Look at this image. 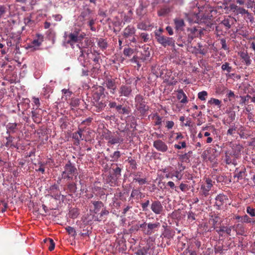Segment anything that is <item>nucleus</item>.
<instances>
[{
	"mask_svg": "<svg viewBox=\"0 0 255 255\" xmlns=\"http://www.w3.org/2000/svg\"><path fill=\"white\" fill-rule=\"evenodd\" d=\"M205 1L200 0V2L195 0L192 1V22L202 25L203 23L206 24V27L204 28L197 26H194L192 29V38L193 37H201L204 34V31L205 29L213 28V20L209 15H205L203 13L204 9Z\"/></svg>",
	"mask_w": 255,
	"mask_h": 255,
	"instance_id": "obj_1",
	"label": "nucleus"
},
{
	"mask_svg": "<svg viewBox=\"0 0 255 255\" xmlns=\"http://www.w3.org/2000/svg\"><path fill=\"white\" fill-rule=\"evenodd\" d=\"M78 175L77 170L75 166L69 161L64 167V171L61 175L64 179L72 180L73 177H77Z\"/></svg>",
	"mask_w": 255,
	"mask_h": 255,
	"instance_id": "obj_2",
	"label": "nucleus"
},
{
	"mask_svg": "<svg viewBox=\"0 0 255 255\" xmlns=\"http://www.w3.org/2000/svg\"><path fill=\"white\" fill-rule=\"evenodd\" d=\"M160 227V224L159 222L154 223H149L146 224L145 222L139 225L138 228L141 229L143 234L150 236L154 232L157 231Z\"/></svg>",
	"mask_w": 255,
	"mask_h": 255,
	"instance_id": "obj_3",
	"label": "nucleus"
},
{
	"mask_svg": "<svg viewBox=\"0 0 255 255\" xmlns=\"http://www.w3.org/2000/svg\"><path fill=\"white\" fill-rule=\"evenodd\" d=\"M79 60L85 67H88L89 65L91 64V62L93 61L96 63L94 68H98L99 64L98 65L97 64L99 61V59L96 57L92 53L82 52L79 57Z\"/></svg>",
	"mask_w": 255,
	"mask_h": 255,
	"instance_id": "obj_4",
	"label": "nucleus"
},
{
	"mask_svg": "<svg viewBox=\"0 0 255 255\" xmlns=\"http://www.w3.org/2000/svg\"><path fill=\"white\" fill-rule=\"evenodd\" d=\"M135 105L136 109L141 115H144L148 110V107L145 104L143 97L140 95H137L135 97Z\"/></svg>",
	"mask_w": 255,
	"mask_h": 255,
	"instance_id": "obj_5",
	"label": "nucleus"
},
{
	"mask_svg": "<svg viewBox=\"0 0 255 255\" xmlns=\"http://www.w3.org/2000/svg\"><path fill=\"white\" fill-rule=\"evenodd\" d=\"M155 37L158 42L165 47L167 46H173L174 45L175 41L172 37H166L157 33H155Z\"/></svg>",
	"mask_w": 255,
	"mask_h": 255,
	"instance_id": "obj_6",
	"label": "nucleus"
},
{
	"mask_svg": "<svg viewBox=\"0 0 255 255\" xmlns=\"http://www.w3.org/2000/svg\"><path fill=\"white\" fill-rule=\"evenodd\" d=\"M236 21V19L234 17L231 16H228L225 17L220 23L222 25H224L225 27L226 30H228L232 27L233 25L235 24Z\"/></svg>",
	"mask_w": 255,
	"mask_h": 255,
	"instance_id": "obj_7",
	"label": "nucleus"
},
{
	"mask_svg": "<svg viewBox=\"0 0 255 255\" xmlns=\"http://www.w3.org/2000/svg\"><path fill=\"white\" fill-rule=\"evenodd\" d=\"M49 195L56 200H60L61 197V192L59 191V187L57 185H53L50 186L48 191Z\"/></svg>",
	"mask_w": 255,
	"mask_h": 255,
	"instance_id": "obj_8",
	"label": "nucleus"
},
{
	"mask_svg": "<svg viewBox=\"0 0 255 255\" xmlns=\"http://www.w3.org/2000/svg\"><path fill=\"white\" fill-rule=\"evenodd\" d=\"M153 147L158 151L165 152L168 150L167 144L160 139H157L153 142Z\"/></svg>",
	"mask_w": 255,
	"mask_h": 255,
	"instance_id": "obj_9",
	"label": "nucleus"
},
{
	"mask_svg": "<svg viewBox=\"0 0 255 255\" xmlns=\"http://www.w3.org/2000/svg\"><path fill=\"white\" fill-rule=\"evenodd\" d=\"M151 209L156 214H160L163 211V207L159 201L152 202L151 205Z\"/></svg>",
	"mask_w": 255,
	"mask_h": 255,
	"instance_id": "obj_10",
	"label": "nucleus"
},
{
	"mask_svg": "<svg viewBox=\"0 0 255 255\" xmlns=\"http://www.w3.org/2000/svg\"><path fill=\"white\" fill-rule=\"evenodd\" d=\"M212 186L213 184L212 180L209 178H207L205 183L201 186V189L205 196L209 194L208 192L211 190Z\"/></svg>",
	"mask_w": 255,
	"mask_h": 255,
	"instance_id": "obj_11",
	"label": "nucleus"
},
{
	"mask_svg": "<svg viewBox=\"0 0 255 255\" xmlns=\"http://www.w3.org/2000/svg\"><path fill=\"white\" fill-rule=\"evenodd\" d=\"M104 88L102 87H99L97 91L94 92L93 95V102H98L104 96Z\"/></svg>",
	"mask_w": 255,
	"mask_h": 255,
	"instance_id": "obj_12",
	"label": "nucleus"
},
{
	"mask_svg": "<svg viewBox=\"0 0 255 255\" xmlns=\"http://www.w3.org/2000/svg\"><path fill=\"white\" fill-rule=\"evenodd\" d=\"M132 89L131 87L127 85L121 86L119 91L121 96H124L128 97L130 95Z\"/></svg>",
	"mask_w": 255,
	"mask_h": 255,
	"instance_id": "obj_13",
	"label": "nucleus"
},
{
	"mask_svg": "<svg viewBox=\"0 0 255 255\" xmlns=\"http://www.w3.org/2000/svg\"><path fill=\"white\" fill-rule=\"evenodd\" d=\"M135 33V29L133 26L128 25L124 29L123 33V36L126 38H128L133 36Z\"/></svg>",
	"mask_w": 255,
	"mask_h": 255,
	"instance_id": "obj_14",
	"label": "nucleus"
},
{
	"mask_svg": "<svg viewBox=\"0 0 255 255\" xmlns=\"http://www.w3.org/2000/svg\"><path fill=\"white\" fill-rule=\"evenodd\" d=\"M237 4L240 5H245L248 8L253 7V5L255 2V0H236Z\"/></svg>",
	"mask_w": 255,
	"mask_h": 255,
	"instance_id": "obj_15",
	"label": "nucleus"
},
{
	"mask_svg": "<svg viewBox=\"0 0 255 255\" xmlns=\"http://www.w3.org/2000/svg\"><path fill=\"white\" fill-rule=\"evenodd\" d=\"M242 146L240 144L233 146L232 148V151L231 153L232 154L233 156H234L235 158H237L239 157L240 155L241 154V151L242 150Z\"/></svg>",
	"mask_w": 255,
	"mask_h": 255,
	"instance_id": "obj_16",
	"label": "nucleus"
},
{
	"mask_svg": "<svg viewBox=\"0 0 255 255\" xmlns=\"http://www.w3.org/2000/svg\"><path fill=\"white\" fill-rule=\"evenodd\" d=\"M144 197V195L138 189H133L130 194V197L135 199L137 202Z\"/></svg>",
	"mask_w": 255,
	"mask_h": 255,
	"instance_id": "obj_17",
	"label": "nucleus"
},
{
	"mask_svg": "<svg viewBox=\"0 0 255 255\" xmlns=\"http://www.w3.org/2000/svg\"><path fill=\"white\" fill-rule=\"evenodd\" d=\"M105 84L106 87L108 89L111 90V93L114 94L116 89V85L115 80L111 79H108L106 81Z\"/></svg>",
	"mask_w": 255,
	"mask_h": 255,
	"instance_id": "obj_18",
	"label": "nucleus"
},
{
	"mask_svg": "<svg viewBox=\"0 0 255 255\" xmlns=\"http://www.w3.org/2000/svg\"><path fill=\"white\" fill-rule=\"evenodd\" d=\"M137 27L138 29L141 30H148L152 27V25L148 20H145L139 23Z\"/></svg>",
	"mask_w": 255,
	"mask_h": 255,
	"instance_id": "obj_19",
	"label": "nucleus"
},
{
	"mask_svg": "<svg viewBox=\"0 0 255 255\" xmlns=\"http://www.w3.org/2000/svg\"><path fill=\"white\" fill-rule=\"evenodd\" d=\"M226 200H228L226 196L224 194H219L216 198V205L218 207H221L224 203V201Z\"/></svg>",
	"mask_w": 255,
	"mask_h": 255,
	"instance_id": "obj_20",
	"label": "nucleus"
},
{
	"mask_svg": "<svg viewBox=\"0 0 255 255\" xmlns=\"http://www.w3.org/2000/svg\"><path fill=\"white\" fill-rule=\"evenodd\" d=\"M81 37V36H80ZM69 40V42H77L80 39H79L80 36H79V33L77 31H74L73 33H70L68 36ZM83 38V36H81V38Z\"/></svg>",
	"mask_w": 255,
	"mask_h": 255,
	"instance_id": "obj_21",
	"label": "nucleus"
},
{
	"mask_svg": "<svg viewBox=\"0 0 255 255\" xmlns=\"http://www.w3.org/2000/svg\"><path fill=\"white\" fill-rule=\"evenodd\" d=\"M97 45L102 51L106 50L108 45L107 40L102 38L97 39Z\"/></svg>",
	"mask_w": 255,
	"mask_h": 255,
	"instance_id": "obj_22",
	"label": "nucleus"
},
{
	"mask_svg": "<svg viewBox=\"0 0 255 255\" xmlns=\"http://www.w3.org/2000/svg\"><path fill=\"white\" fill-rule=\"evenodd\" d=\"M39 111L36 109L35 111H32V118L34 123L38 124L41 122V116L39 114Z\"/></svg>",
	"mask_w": 255,
	"mask_h": 255,
	"instance_id": "obj_23",
	"label": "nucleus"
},
{
	"mask_svg": "<svg viewBox=\"0 0 255 255\" xmlns=\"http://www.w3.org/2000/svg\"><path fill=\"white\" fill-rule=\"evenodd\" d=\"M240 57L244 61L247 66H249L251 65L252 60L247 52H242L240 53Z\"/></svg>",
	"mask_w": 255,
	"mask_h": 255,
	"instance_id": "obj_24",
	"label": "nucleus"
},
{
	"mask_svg": "<svg viewBox=\"0 0 255 255\" xmlns=\"http://www.w3.org/2000/svg\"><path fill=\"white\" fill-rule=\"evenodd\" d=\"M92 204L94 206V212L97 214L104 207V204L101 201H93Z\"/></svg>",
	"mask_w": 255,
	"mask_h": 255,
	"instance_id": "obj_25",
	"label": "nucleus"
},
{
	"mask_svg": "<svg viewBox=\"0 0 255 255\" xmlns=\"http://www.w3.org/2000/svg\"><path fill=\"white\" fill-rule=\"evenodd\" d=\"M192 53H195L196 54H200L202 55H205L207 53V50L200 44H199L198 47H195Z\"/></svg>",
	"mask_w": 255,
	"mask_h": 255,
	"instance_id": "obj_26",
	"label": "nucleus"
},
{
	"mask_svg": "<svg viewBox=\"0 0 255 255\" xmlns=\"http://www.w3.org/2000/svg\"><path fill=\"white\" fill-rule=\"evenodd\" d=\"M175 28L177 29H181L184 26V20L182 18H176L174 19Z\"/></svg>",
	"mask_w": 255,
	"mask_h": 255,
	"instance_id": "obj_27",
	"label": "nucleus"
},
{
	"mask_svg": "<svg viewBox=\"0 0 255 255\" xmlns=\"http://www.w3.org/2000/svg\"><path fill=\"white\" fill-rule=\"evenodd\" d=\"M79 214V210L78 209L74 208L71 209L69 212V216L71 218L76 219Z\"/></svg>",
	"mask_w": 255,
	"mask_h": 255,
	"instance_id": "obj_28",
	"label": "nucleus"
},
{
	"mask_svg": "<svg viewBox=\"0 0 255 255\" xmlns=\"http://www.w3.org/2000/svg\"><path fill=\"white\" fill-rule=\"evenodd\" d=\"M231 156H233L231 153H229L227 152L225 153V161L227 164H235L236 162V158L232 159Z\"/></svg>",
	"mask_w": 255,
	"mask_h": 255,
	"instance_id": "obj_29",
	"label": "nucleus"
},
{
	"mask_svg": "<svg viewBox=\"0 0 255 255\" xmlns=\"http://www.w3.org/2000/svg\"><path fill=\"white\" fill-rule=\"evenodd\" d=\"M208 105H214L217 106L219 108H220L221 106V101L217 99L212 98L208 101Z\"/></svg>",
	"mask_w": 255,
	"mask_h": 255,
	"instance_id": "obj_30",
	"label": "nucleus"
},
{
	"mask_svg": "<svg viewBox=\"0 0 255 255\" xmlns=\"http://www.w3.org/2000/svg\"><path fill=\"white\" fill-rule=\"evenodd\" d=\"M177 98L182 103H185L187 102V97L182 91L178 92Z\"/></svg>",
	"mask_w": 255,
	"mask_h": 255,
	"instance_id": "obj_31",
	"label": "nucleus"
},
{
	"mask_svg": "<svg viewBox=\"0 0 255 255\" xmlns=\"http://www.w3.org/2000/svg\"><path fill=\"white\" fill-rule=\"evenodd\" d=\"M170 11V9L167 7H164L160 9L158 11V15L159 16H165Z\"/></svg>",
	"mask_w": 255,
	"mask_h": 255,
	"instance_id": "obj_32",
	"label": "nucleus"
},
{
	"mask_svg": "<svg viewBox=\"0 0 255 255\" xmlns=\"http://www.w3.org/2000/svg\"><path fill=\"white\" fill-rule=\"evenodd\" d=\"M67 188L69 190V195L75 193L76 191V185L74 183H69L67 185Z\"/></svg>",
	"mask_w": 255,
	"mask_h": 255,
	"instance_id": "obj_33",
	"label": "nucleus"
},
{
	"mask_svg": "<svg viewBox=\"0 0 255 255\" xmlns=\"http://www.w3.org/2000/svg\"><path fill=\"white\" fill-rule=\"evenodd\" d=\"M95 104V106L98 108L99 111H101L106 106L105 102L102 100L98 102H93Z\"/></svg>",
	"mask_w": 255,
	"mask_h": 255,
	"instance_id": "obj_34",
	"label": "nucleus"
},
{
	"mask_svg": "<svg viewBox=\"0 0 255 255\" xmlns=\"http://www.w3.org/2000/svg\"><path fill=\"white\" fill-rule=\"evenodd\" d=\"M45 242L49 245L48 249L50 251H52L54 249L55 243L51 239L48 238L45 240Z\"/></svg>",
	"mask_w": 255,
	"mask_h": 255,
	"instance_id": "obj_35",
	"label": "nucleus"
},
{
	"mask_svg": "<svg viewBox=\"0 0 255 255\" xmlns=\"http://www.w3.org/2000/svg\"><path fill=\"white\" fill-rule=\"evenodd\" d=\"M237 235H243L245 233V230L243 226L240 224H238L235 227Z\"/></svg>",
	"mask_w": 255,
	"mask_h": 255,
	"instance_id": "obj_36",
	"label": "nucleus"
},
{
	"mask_svg": "<svg viewBox=\"0 0 255 255\" xmlns=\"http://www.w3.org/2000/svg\"><path fill=\"white\" fill-rule=\"evenodd\" d=\"M230 63L228 62H225L221 66V69L222 71H227L228 73H230L232 71V67L230 65Z\"/></svg>",
	"mask_w": 255,
	"mask_h": 255,
	"instance_id": "obj_37",
	"label": "nucleus"
},
{
	"mask_svg": "<svg viewBox=\"0 0 255 255\" xmlns=\"http://www.w3.org/2000/svg\"><path fill=\"white\" fill-rule=\"evenodd\" d=\"M121 156V152L120 151H116L114 153L110 155V157L111 158V161H117L119 158Z\"/></svg>",
	"mask_w": 255,
	"mask_h": 255,
	"instance_id": "obj_38",
	"label": "nucleus"
},
{
	"mask_svg": "<svg viewBox=\"0 0 255 255\" xmlns=\"http://www.w3.org/2000/svg\"><path fill=\"white\" fill-rule=\"evenodd\" d=\"M63 96L62 99H64L65 100H67L68 99H69L72 94V93L69 91L67 89H63L62 90Z\"/></svg>",
	"mask_w": 255,
	"mask_h": 255,
	"instance_id": "obj_39",
	"label": "nucleus"
},
{
	"mask_svg": "<svg viewBox=\"0 0 255 255\" xmlns=\"http://www.w3.org/2000/svg\"><path fill=\"white\" fill-rule=\"evenodd\" d=\"M65 229L69 235H70L74 237L76 236V232L74 228L70 226H68Z\"/></svg>",
	"mask_w": 255,
	"mask_h": 255,
	"instance_id": "obj_40",
	"label": "nucleus"
},
{
	"mask_svg": "<svg viewBox=\"0 0 255 255\" xmlns=\"http://www.w3.org/2000/svg\"><path fill=\"white\" fill-rule=\"evenodd\" d=\"M122 140L120 138V137L118 136H112L109 143H111V144H114L116 143H118L120 142Z\"/></svg>",
	"mask_w": 255,
	"mask_h": 255,
	"instance_id": "obj_41",
	"label": "nucleus"
},
{
	"mask_svg": "<svg viewBox=\"0 0 255 255\" xmlns=\"http://www.w3.org/2000/svg\"><path fill=\"white\" fill-rule=\"evenodd\" d=\"M82 132L83 131L81 129H79L77 132H75L73 134V137L78 140H79L80 139H83V136H82Z\"/></svg>",
	"mask_w": 255,
	"mask_h": 255,
	"instance_id": "obj_42",
	"label": "nucleus"
},
{
	"mask_svg": "<svg viewBox=\"0 0 255 255\" xmlns=\"http://www.w3.org/2000/svg\"><path fill=\"white\" fill-rule=\"evenodd\" d=\"M207 95V92L205 91H203L198 94V97L200 100L204 101L206 100Z\"/></svg>",
	"mask_w": 255,
	"mask_h": 255,
	"instance_id": "obj_43",
	"label": "nucleus"
},
{
	"mask_svg": "<svg viewBox=\"0 0 255 255\" xmlns=\"http://www.w3.org/2000/svg\"><path fill=\"white\" fill-rule=\"evenodd\" d=\"M17 127V124H8L6 127H7V131H9V132H14V130Z\"/></svg>",
	"mask_w": 255,
	"mask_h": 255,
	"instance_id": "obj_44",
	"label": "nucleus"
},
{
	"mask_svg": "<svg viewBox=\"0 0 255 255\" xmlns=\"http://www.w3.org/2000/svg\"><path fill=\"white\" fill-rule=\"evenodd\" d=\"M164 237L168 239L172 238L174 235V234L169 230H165L164 233L163 234Z\"/></svg>",
	"mask_w": 255,
	"mask_h": 255,
	"instance_id": "obj_45",
	"label": "nucleus"
},
{
	"mask_svg": "<svg viewBox=\"0 0 255 255\" xmlns=\"http://www.w3.org/2000/svg\"><path fill=\"white\" fill-rule=\"evenodd\" d=\"M79 101L78 98H72L70 102V105L72 107H77L79 105Z\"/></svg>",
	"mask_w": 255,
	"mask_h": 255,
	"instance_id": "obj_46",
	"label": "nucleus"
},
{
	"mask_svg": "<svg viewBox=\"0 0 255 255\" xmlns=\"http://www.w3.org/2000/svg\"><path fill=\"white\" fill-rule=\"evenodd\" d=\"M133 53V49L130 48H126L124 50V54L126 56L129 57Z\"/></svg>",
	"mask_w": 255,
	"mask_h": 255,
	"instance_id": "obj_47",
	"label": "nucleus"
},
{
	"mask_svg": "<svg viewBox=\"0 0 255 255\" xmlns=\"http://www.w3.org/2000/svg\"><path fill=\"white\" fill-rule=\"evenodd\" d=\"M154 118H155V125L156 126H160L162 123V118L159 116L157 114H155L154 115Z\"/></svg>",
	"mask_w": 255,
	"mask_h": 255,
	"instance_id": "obj_48",
	"label": "nucleus"
},
{
	"mask_svg": "<svg viewBox=\"0 0 255 255\" xmlns=\"http://www.w3.org/2000/svg\"><path fill=\"white\" fill-rule=\"evenodd\" d=\"M103 136L104 139L108 140L109 142L112 135L110 131H109V130H106V131H104V134H103Z\"/></svg>",
	"mask_w": 255,
	"mask_h": 255,
	"instance_id": "obj_49",
	"label": "nucleus"
},
{
	"mask_svg": "<svg viewBox=\"0 0 255 255\" xmlns=\"http://www.w3.org/2000/svg\"><path fill=\"white\" fill-rule=\"evenodd\" d=\"M247 18L249 20L250 22L252 24L255 25V21L254 20V17L252 13L248 12L246 14Z\"/></svg>",
	"mask_w": 255,
	"mask_h": 255,
	"instance_id": "obj_50",
	"label": "nucleus"
},
{
	"mask_svg": "<svg viewBox=\"0 0 255 255\" xmlns=\"http://www.w3.org/2000/svg\"><path fill=\"white\" fill-rule=\"evenodd\" d=\"M247 212L252 217L255 216V209L248 206L247 208Z\"/></svg>",
	"mask_w": 255,
	"mask_h": 255,
	"instance_id": "obj_51",
	"label": "nucleus"
},
{
	"mask_svg": "<svg viewBox=\"0 0 255 255\" xmlns=\"http://www.w3.org/2000/svg\"><path fill=\"white\" fill-rule=\"evenodd\" d=\"M248 12H249L248 10L246 9L243 7L240 6L236 13L238 14H241L242 15H243V14H247Z\"/></svg>",
	"mask_w": 255,
	"mask_h": 255,
	"instance_id": "obj_52",
	"label": "nucleus"
},
{
	"mask_svg": "<svg viewBox=\"0 0 255 255\" xmlns=\"http://www.w3.org/2000/svg\"><path fill=\"white\" fill-rule=\"evenodd\" d=\"M6 9L4 5H0V19L4 17L6 12Z\"/></svg>",
	"mask_w": 255,
	"mask_h": 255,
	"instance_id": "obj_53",
	"label": "nucleus"
},
{
	"mask_svg": "<svg viewBox=\"0 0 255 255\" xmlns=\"http://www.w3.org/2000/svg\"><path fill=\"white\" fill-rule=\"evenodd\" d=\"M114 175L117 179H118L121 175V169L119 167H117L115 169H114Z\"/></svg>",
	"mask_w": 255,
	"mask_h": 255,
	"instance_id": "obj_54",
	"label": "nucleus"
},
{
	"mask_svg": "<svg viewBox=\"0 0 255 255\" xmlns=\"http://www.w3.org/2000/svg\"><path fill=\"white\" fill-rule=\"evenodd\" d=\"M134 180L137 182L139 185H143L146 183V178H134Z\"/></svg>",
	"mask_w": 255,
	"mask_h": 255,
	"instance_id": "obj_55",
	"label": "nucleus"
},
{
	"mask_svg": "<svg viewBox=\"0 0 255 255\" xmlns=\"http://www.w3.org/2000/svg\"><path fill=\"white\" fill-rule=\"evenodd\" d=\"M140 36L144 42H146L149 39V36L147 33L143 32L140 34Z\"/></svg>",
	"mask_w": 255,
	"mask_h": 255,
	"instance_id": "obj_56",
	"label": "nucleus"
},
{
	"mask_svg": "<svg viewBox=\"0 0 255 255\" xmlns=\"http://www.w3.org/2000/svg\"><path fill=\"white\" fill-rule=\"evenodd\" d=\"M149 204V200H147L145 202L142 203L141 204V207L142 208L143 211H146L147 209V207Z\"/></svg>",
	"mask_w": 255,
	"mask_h": 255,
	"instance_id": "obj_57",
	"label": "nucleus"
},
{
	"mask_svg": "<svg viewBox=\"0 0 255 255\" xmlns=\"http://www.w3.org/2000/svg\"><path fill=\"white\" fill-rule=\"evenodd\" d=\"M244 173H245L244 171H240L234 175V178H237V181H238L239 180H241L243 178Z\"/></svg>",
	"mask_w": 255,
	"mask_h": 255,
	"instance_id": "obj_58",
	"label": "nucleus"
},
{
	"mask_svg": "<svg viewBox=\"0 0 255 255\" xmlns=\"http://www.w3.org/2000/svg\"><path fill=\"white\" fill-rule=\"evenodd\" d=\"M221 43L222 44V48L225 50H228V47H227V44H226V40L224 38H222L221 39Z\"/></svg>",
	"mask_w": 255,
	"mask_h": 255,
	"instance_id": "obj_59",
	"label": "nucleus"
},
{
	"mask_svg": "<svg viewBox=\"0 0 255 255\" xmlns=\"http://www.w3.org/2000/svg\"><path fill=\"white\" fill-rule=\"evenodd\" d=\"M240 6H238L237 5L234 4V3H232L230 5V8L231 10H232L233 12H236L237 11V10H238V8H239Z\"/></svg>",
	"mask_w": 255,
	"mask_h": 255,
	"instance_id": "obj_60",
	"label": "nucleus"
},
{
	"mask_svg": "<svg viewBox=\"0 0 255 255\" xmlns=\"http://www.w3.org/2000/svg\"><path fill=\"white\" fill-rule=\"evenodd\" d=\"M242 221L244 223H251L252 222L251 219L247 215L242 217Z\"/></svg>",
	"mask_w": 255,
	"mask_h": 255,
	"instance_id": "obj_61",
	"label": "nucleus"
},
{
	"mask_svg": "<svg viewBox=\"0 0 255 255\" xmlns=\"http://www.w3.org/2000/svg\"><path fill=\"white\" fill-rule=\"evenodd\" d=\"M186 143L184 141L181 142L177 144H175L174 147L177 149H181V148L185 147Z\"/></svg>",
	"mask_w": 255,
	"mask_h": 255,
	"instance_id": "obj_62",
	"label": "nucleus"
},
{
	"mask_svg": "<svg viewBox=\"0 0 255 255\" xmlns=\"http://www.w3.org/2000/svg\"><path fill=\"white\" fill-rule=\"evenodd\" d=\"M32 100H33V102L34 104L36 106L37 108H38L40 105L39 98H36V97H33Z\"/></svg>",
	"mask_w": 255,
	"mask_h": 255,
	"instance_id": "obj_63",
	"label": "nucleus"
},
{
	"mask_svg": "<svg viewBox=\"0 0 255 255\" xmlns=\"http://www.w3.org/2000/svg\"><path fill=\"white\" fill-rule=\"evenodd\" d=\"M109 213V211L106 209V208H103L102 209L101 213H100V218L105 216L107 215Z\"/></svg>",
	"mask_w": 255,
	"mask_h": 255,
	"instance_id": "obj_64",
	"label": "nucleus"
}]
</instances>
